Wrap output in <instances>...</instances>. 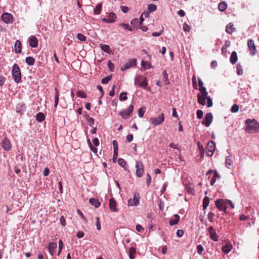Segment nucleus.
<instances>
[{"label":"nucleus","mask_w":259,"mask_h":259,"mask_svg":"<svg viewBox=\"0 0 259 259\" xmlns=\"http://www.w3.org/2000/svg\"><path fill=\"white\" fill-rule=\"evenodd\" d=\"M198 84L199 86L200 93L198 94V102L203 106L206 105V100H207V106L208 107H210L212 106L213 103L211 99L208 97V92L205 87L203 86V83L201 79H198Z\"/></svg>","instance_id":"1"},{"label":"nucleus","mask_w":259,"mask_h":259,"mask_svg":"<svg viewBox=\"0 0 259 259\" xmlns=\"http://www.w3.org/2000/svg\"><path fill=\"white\" fill-rule=\"evenodd\" d=\"M246 131L248 133H255L259 132V123L255 119H247L245 120Z\"/></svg>","instance_id":"2"},{"label":"nucleus","mask_w":259,"mask_h":259,"mask_svg":"<svg viewBox=\"0 0 259 259\" xmlns=\"http://www.w3.org/2000/svg\"><path fill=\"white\" fill-rule=\"evenodd\" d=\"M12 75L14 81L17 83H20L21 81V74L20 69L17 64H14L12 67Z\"/></svg>","instance_id":"3"},{"label":"nucleus","mask_w":259,"mask_h":259,"mask_svg":"<svg viewBox=\"0 0 259 259\" xmlns=\"http://www.w3.org/2000/svg\"><path fill=\"white\" fill-rule=\"evenodd\" d=\"M135 85L146 89L148 86V82L146 77L141 75H137L135 76Z\"/></svg>","instance_id":"4"},{"label":"nucleus","mask_w":259,"mask_h":259,"mask_svg":"<svg viewBox=\"0 0 259 259\" xmlns=\"http://www.w3.org/2000/svg\"><path fill=\"white\" fill-rule=\"evenodd\" d=\"M134 107V105L131 104L127 109H123L120 111L119 115L124 119H128L132 116Z\"/></svg>","instance_id":"5"},{"label":"nucleus","mask_w":259,"mask_h":259,"mask_svg":"<svg viewBox=\"0 0 259 259\" xmlns=\"http://www.w3.org/2000/svg\"><path fill=\"white\" fill-rule=\"evenodd\" d=\"M164 120V115L161 113L158 117H151L150 118L151 122L154 126L161 124Z\"/></svg>","instance_id":"6"},{"label":"nucleus","mask_w":259,"mask_h":259,"mask_svg":"<svg viewBox=\"0 0 259 259\" xmlns=\"http://www.w3.org/2000/svg\"><path fill=\"white\" fill-rule=\"evenodd\" d=\"M136 175L137 177L141 178L144 173V166L141 161H137L136 163Z\"/></svg>","instance_id":"7"},{"label":"nucleus","mask_w":259,"mask_h":259,"mask_svg":"<svg viewBox=\"0 0 259 259\" xmlns=\"http://www.w3.org/2000/svg\"><path fill=\"white\" fill-rule=\"evenodd\" d=\"M137 65V59L135 58L130 60L128 62L124 64L121 67V71H124L126 69H130L132 67H135Z\"/></svg>","instance_id":"8"},{"label":"nucleus","mask_w":259,"mask_h":259,"mask_svg":"<svg viewBox=\"0 0 259 259\" xmlns=\"http://www.w3.org/2000/svg\"><path fill=\"white\" fill-rule=\"evenodd\" d=\"M247 46L249 54L251 56H254L256 53V48L254 40L249 39L247 41Z\"/></svg>","instance_id":"9"},{"label":"nucleus","mask_w":259,"mask_h":259,"mask_svg":"<svg viewBox=\"0 0 259 259\" xmlns=\"http://www.w3.org/2000/svg\"><path fill=\"white\" fill-rule=\"evenodd\" d=\"M140 194L138 192H135L133 199L128 200V205L130 206H137L139 203Z\"/></svg>","instance_id":"10"},{"label":"nucleus","mask_w":259,"mask_h":259,"mask_svg":"<svg viewBox=\"0 0 259 259\" xmlns=\"http://www.w3.org/2000/svg\"><path fill=\"white\" fill-rule=\"evenodd\" d=\"M226 201L222 199H217L215 201V205L220 211H225L226 210Z\"/></svg>","instance_id":"11"},{"label":"nucleus","mask_w":259,"mask_h":259,"mask_svg":"<svg viewBox=\"0 0 259 259\" xmlns=\"http://www.w3.org/2000/svg\"><path fill=\"white\" fill-rule=\"evenodd\" d=\"M108 18H102V21L106 23H112L115 21L117 17L116 14L113 12H110L107 16Z\"/></svg>","instance_id":"12"},{"label":"nucleus","mask_w":259,"mask_h":259,"mask_svg":"<svg viewBox=\"0 0 259 259\" xmlns=\"http://www.w3.org/2000/svg\"><path fill=\"white\" fill-rule=\"evenodd\" d=\"M2 20L6 24L12 23L13 22V15L9 13H4L1 16Z\"/></svg>","instance_id":"13"},{"label":"nucleus","mask_w":259,"mask_h":259,"mask_svg":"<svg viewBox=\"0 0 259 259\" xmlns=\"http://www.w3.org/2000/svg\"><path fill=\"white\" fill-rule=\"evenodd\" d=\"M213 116L211 112L207 113L204 118L202 121V124L205 125L206 127H208L212 121Z\"/></svg>","instance_id":"14"},{"label":"nucleus","mask_w":259,"mask_h":259,"mask_svg":"<svg viewBox=\"0 0 259 259\" xmlns=\"http://www.w3.org/2000/svg\"><path fill=\"white\" fill-rule=\"evenodd\" d=\"M215 143L212 141H210L207 143L206 150L209 153H207V155L211 156L215 150Z\"/></svg>","instance_id":"15"},{"label":"nucleus","mask_w":259,"mask_h":259,"mask_svg":"<svg viewBox=\"0 0 259 259\" xmlns=\"http://www.w3.org/2000/svg\"><path fill=\"white\" fill-rule=\"evenodd\" d=\"M26 110V105L23 103L18 104L16 107V111L17 113H19L20 115L23 114Z\"/></svg>","instance_id":"16"},{"label":"nucleus","mask_w":259,"mask_h":259,"mask_svg":"<svg viewBox=\"0 0 259 259\" xmlns=\"http://www.w3.org/2000/svg\"><path fill=\"white\" fill-rule=\"evenodd\" d=\"M109 207L110 210L113 212H117L118 210L116 202L113 198L110 199L109 200Z\"/></svg>","instance_id":"17"},{"label":"nucleus","mask_w":259,"mask_h":259,"mask_svg":"<svg viewBox=\"0 0 259 259\" xmlns=\"http://www.w3.org/2000/svg\"><path fill=\"white\" fill-rule=\"evenodd\" d=\"M29 44L31 47L36 48L38 46V40L37 38L32 35L29 38Z\"/></svg>","instance_id":"18"},{"label":"nucleus","mask_w":259,"mask_h":259,"mask_svg":"<svg viewBox=\"0 0 259 259\" xmlns=\"http://www.w3.org/2000/svg\"><path fill=\"white\" fill-rule=\"evenodd\" d=\"M2 146L3 148L6 151H9L11 149V144L10 141L5 138L2 141Z\"/></svg>","instance_id":"19"},{"label":"nucleus","mask_w":259,"mask_h":259,"mask_svg":"<svg viewBox=\"0 0 259 259\" xmlns=\"http://www.w3.org/2000/svg\"><path fill=\"white\" fill-rule=\"evenodd\" d=\"M232 248V244L229 242H227L226 244L223 246L222 247V251L225 253V254H227L229 252H230V251L231 250Z\"/></svg>","instance_id":"20"},{"label":"nucleus","mask_w":259,"mask_h":259,"mask_svg":"<svg viewBox=\"0 0 259 259\" xmlns=\"http://www.w3.org/2000/svg\"><path fill=\"white\" fill-rule=\"evenodd\" d=\"M57 244L55 242H50L49 244L48 249L50 253L53 255L55 252L56 249L57 248Z\"/></svg>","instance_id":"21"},{"label":"nucleus","mask_w":259,"mask_h":259,"mask_svg":"<svg viewBox=\"0 0 259 259\" xmlns=\"http://www.w3.org/2000/svg\"><path fill=\"white\" fill-rule=\"evenodd\" d=\"M235 31L236 29L234 27V25L232 23H229L226 26V32L229 34H232L233 32H235Z\"/></svg>","instance_id":"22"},{"label":"nucleus","mask_w":259,"mask_h":259,"mask_svg":"<svg viewBox=\"0 0 259 259\" xmlns=\"http://www.w3.org/2000/svg\"><path fill=\"white\" fill-rule=\"evenodd\" d=\"M180 220V216L177 214H174L173 218L170 220L169 224L170 226H174L177 225Z\"/></svg>","instance_id":"23"},{"label":"nucleus","mask_w":259,"mask_h":259,"mask_svg":"<svg viewBox=\"0 0 259 259\" xmlns=\"http://www.w3.org/2000/svg\"><path fill=\"white\" fill-rule=\"evenodd\" d=\"M238 60V57L237 53L235 51L232 52L230 58V61L231 64H235Z\"/></svg>","instance_id":"24"},{"label":"nucleus","mask_w":259,"mask_h":259,"mask_svg":"<svg viewBox=\"0 0 259 259\" xmlns=\"http://www.w3.org/2000/svg\"><path fill=\"white\" fill-rule=\"evenodd\" d=\"M14 48L15 52L16 53L19 54L21 52L22 45L19 40H17L16 41Z\"/></svg>","instance_id":"25"},{"label":"nucleus","mask_w":259,"mask_h":259,"mask_svg":"<svg viewBox=\"0 0 259 259\" xmlns=\"http://www.w3.org/2000/svg\"><path fill=\"white\" fill-rule=\"evenodd\" d=\"M220 178H221L220 175L218 172V171L216 170H215L214 171L213 176H212V177L211 178V179L210 180V185L211 186H213L216 182L217 178L220 179Z\"/></svg>","instance_id":"26"},{"label":"nucleus","mask_w":259,"mask_h":259,"mask_svg":"<svg viewBox=\"0 0 259 259\" xmlns=\"http://www.w3.org/2000/svg\"><path fill=\"white\" fill-rule=\"evenodd\" d=\"M89 202L96 208H98L101 205L100 201L98 199L94 198L90 199Z\"/></svg>","instance_id":"27"},{"label":"nucleus","mask_w":259,"mask_h":259,"mask_svg":"<svg viewBox=\"0 0 259 259\" xmlns=\"http://www.w3.org/2000/svg\"><path fill=\"white\" fill-rule=\"evenodd\" d=\"M102 5L101 3H98L94 9V15H99L102 12Z\"/></svg>","instance_id":"28"},{"label":"nucleus","mask_w":259,"mask_h":259,"mask_svg":"<svg viewBox=\"0 0 259 259\" xmlns=\"http://www.w3.org/2000/svg\"><path fill=\"white\" fill-rule=\"evenodd\" d=\"M100 47L104 52L110 54L111 52L110 47L105 44H100Z\"/></svg>","instance_id":"29"},{"label":"nucleus","mask_w":259,"mask_h":259,"mask_svg":"<svg viewBox=\"0 0 259 259\" xmlns=\"http://www.w3.org/2000/svg\"><path fill=\"white\" fill-rule=\"evenodd\" d=\"M197 146L200 151V158H203L205 153L204 148L200 142H197Z\"/></svg>","instance_id":"30"},{"label":"nucleus","mask_w":259,"mask_h":259,"mask_svg":"<svg viewBox=\"0 0 259 259\" xmlns=\"http://www.w3.org/2000/svg\"><path fill=\"white\" fill-rule=\"evenodd\" d=\"M45 119V115L42 112H39L36 115V120L39 122H41Z\"/></svg>","instance_id":"31"},{"label":"nucleus","mask_w":259,"mask_h":259,"mask_svg":"<svg viewBox=\"0 0 259 259\" xmlns=\"http://www.w3.org/2000/svg\"><path fill=\"white\" fill-rule=\"evenodd\" d=\"M232 160L231 159L230 156H226L225 158V165L228 168H231V166L232 165Z\"/></svg>","instance_id":"32"},{"label":"nucleus","mask_w":259,"mask_h":259,"mask_svg":"<svg viewBox=\"0 0 259 259\" xmlns=\"http://www.w3.org/2000/svg\"><path fill=\"white\" fill-rule=\"evenodd\" d=\"M227 8V4L225 2H221L218 5V9L221 12H223L225 10H226Z\"/></svg>","instance_id":"33"},{"label":"nucleus","mask_w":259,"mask_h":259,"mask_svg":"<svg viewBox=\"0 0 259 259\" xmlns=\"http://www.w3.org/2000/svg\"><path fill=\"white\" fill-rule=\"evenodd\" d=\"M55 95L54 106H55V107H57L58 105V103H59V93L57 88H55Z\"/></svg>","instance_id":"34"},{"label":"nucleus","mask_w":259,"mask_h":259,"mask_svg":"<svg viewBox=\"0 0 259 259\" xmlns=\"http://www.w3.org/2000/svg\"><path fill=\"white\" fill-rule=\"evenodd\" d=\"M141 66L143 67H144L145 69H149L152 68V66L150 62L144 60H142L141 62Z\"/></svg>","instance_id":"35"},{"label":"nucleus","mask_w":259,"mask_h":259,"mask_svg":"<svg viewBox=\"0 0 259 259\" xmlns=\"http://www.w3.org/2000/svg\"><path fill=\"white\" fill-rule=\"evenodd\" d=\"M209 203V198L207 196H205L203 200V208L205 210L208 206Z\"/></svg>","instance_id":"36"},{"label":"nucleus","mask_w":259,"mask_h":259,"mask_svg":"<svg viewBox=\"0 0 259 259\" xmlns=\"http://www.w3.org/2000/svg\"><path fill=\"white\" fill-rule=\"evenodd\" d=\"M162 76L163 81L166 85H168L169 84V81L168 79V75L166 71V70H164L162 72Z\"/></svg>","instance_id":"37"},{"label":"nucleus","mask_w":259,"mask_h":259,"mask_svg":"<svg viewBox=\"0 0 259 259\" xmlns=\"http://www.w3.org/2000/svg\"><path fill=\"white\" fill-rule=\"evenodd\" d=\"M26 63L29 66L33 65L35 62L34 59L32 57H28L25 60Z\"/></svg>","instance_id":"38"},{"label":"nucleus","mask_w":259,"mask_h":259,"mask_svg":"<svg viewBox=\"0 0 259 259\" xmlns=\"http://www.w3.org/2000/svg\"><path fill=\"white\" fill-rule=\"evenodd\" d=\"M210 238L214 241H218L219 240V236L216 233L215 231L211 232L209 234Z\"/></svg>","instance_id":"39"},{"label":"nucleus","mask_w":259,"mask_h":259,"mask_svg":"<svg viewBox=\"0 0 259 259\" xmlns=\"http://www.w3.org/2000/svg\"><path fill=\"white\" fill-rule=\"evenodd\" d=\"M118 163L119 165H120L121 167H123L124 169H126V162L123 159V158H119L118 160Z\"/></svg>","instance_id":"40"},{"label":"nucleus","mask_w":259,"mask_h":259,"mask_svg":"<svg viewBox=\"0 0 259 259\" xmlns=\"http://www.w3.org/2000/svg\"><path fill=\"white\" fill-rule=\"evenodd\" d=\"M119 25L121 26L122 27H123L124 29L132 31L133 29L132 27L129 25L128 24L124 23H121L119 24Z\"/></svg>","instance_id":"41"},{"label":"nucleus","mask_w":259,"mask_h":259,"mask_svg":"<svg viewBox=\"0 0 259 259\" xmlns=\"http://www.w3.org/2000/svg\"><path fill=\"white\" fill-rule=\"evenodd\" d=\"M157 7L155 4H151L148 6V11L150 12H153L156 11Z\"/></svg>","instance_id":"42"},{"label":"nucleus","mask_w":259,"mask_h":259,"mask_svg":"<svg viewBox=\"0 0 259 259\" xmlns=\"http://www.w3.org/2000/svg\"><path fill=\"white\" fill-rule=\"evenodd\" d=\"M237 73L239 75L243 74V71L242 69V66L240 64H237L236 65Z\"/></svg>","instance_id":"43"},{"label":"nucleus","mask_w":259,"mask_h":259,"mask_svg":"<svg viewBox=\"0 0 259 259\" xmlns=\"http://www.w3.org/2000/svg\"><path fill=\"white\" fill-rule=\"evenodd\" d=\"M76 95L81 98H86L87 97V94L81 91H79L76 93Z\"/></svg>","instance_id":"44"},{"label":"nucleus","mask_w":259,"mask_h":259,"mask_svg":"<svg viewBox=\"0 0 259 259\" xmlns=\"http://www.w3.org/2000/svg\"><path fill=\"white\" fill-rule=\"evenodd\" d=\"M127 93L125 92H122L119 95V100L121 101H125L127 100V98L126 96Z\"/></svg>","instance_id":"45"},{"label":"nucleus","mask_w":259,"mask_h":259,"mask_svg":"<svg viewBox=\"0 0 259 259\" xmlns=\"http://www.w3.org/2000/svg\"><path fill=\"white\" fill-rule=\"evenodd\" d=\"M131 24L134 26L136 27L138 25H140L139 19L138 18H135L131 20Z\"/></svg>","instance_id":"46"},{"label":"nucleus","mask_w":259,"mask_h":259,"mask_svg":"<svg viewBox=\"0 0 259 259\" xmlns=\"http://www.w3.org/2000/svg\"><path fill=\"white\" fill-rule=\"evenodd\" d=\"M145 112V107H142V108H140L138 110V112L139 116L140 118L143 117V116H144Z\"/></svg>","instance_id":"47"},{"label":"nucleus","mask_w":259,"mask_h":259,"mask_svg":"<svg viewBox=\"0 0 259 259\" xmlns=\"http://www.w3.org/2000/svg\"><path fill=\"white\" fill-rule=\"evenodd\" d=\"M63 247V242L61 240H59V250L58 251L57 255L59 256L61 253L62 248Z\"/></svg>","instance_id":"48"},{"label":"nucleus","mask_w":259,"mask_h":259,"mask_svg":"<svg viewBox=\"0 0 259 259\" xmlns=\"http://www.w3.org/2000/svg\"><path fill=\"white\" fill-rule=\"evenodd\" d=\"M111 76H106V77L102 79L101 82L103 84H107L109 82V81L111 80Z\"/></svg>","instance_id":"49"},{"label":"nucleus","mask_w":259,"mask_h":259,"mask_svg":"<svg viewBox=\"0 0 259 259\" xmlns=\"http://www.w3.org/2000/svg\"><path fill=\"white\" fill-rule=\"evenodd\" d=\"M239 110V107L237 104H234L231 109V111L232 113H236Z\"/></svg>","instance_id":"50"},{"label":"nucleus","mask_w":259,"mask_h":259,"mask_svg":"<svg viewBox=\"0 0 259 259\" xmlns=\"http://www.w3.org/2000/svg\"><path fill=\"white\" fill-rule=\"evenodd\" d=\"M77 37L81 41H85L86 40V37L81 33H78Z\"/></svg>","instance_id":"51"},{"label":"nucleus","mask_w":259,"mask_h":259,"mask_svg":"<svg viewBox=\"0 0 259 259\" xmlns=\"http://www.w3.org/2000/svg\"><path fill=\"white\" fill-rule=\"evenodd\" d=\"M96 226L98 230H101V227L100 224V219L99 217H97L96 218Z\"/></svg>","instance_id":"52"},{"label":"nucleus","mask_w":259,"mask_h":259,"mask_svg":"<svg viewBox=\"0 0 259 259\" xmlns=\"http://www.w3.org/2000/svg\"><path fill=\"white\" fill-rule=\"evenodd\" d=\"M197 253L198 254H202V252L204 250V248H203V247L202 246V245L201 244L198 245L197 246Z\"/></svg>","instance_id":"53"},{"label":"nucleus","mask_w":259,"mask_h":259,"mask_svg":"<svg viewBox=\"0 0 259 259\" xmlns=\"http://www.w3.org/2000/svg\"><path fill=\"white\" fill-rule=\"evenodd\" d=\"M87 121L88 123V124L90 126H93L94 124V120L93 118L90 117L88 116V118H87Z\"/></svg>","instance_id":"54"},{"label":"nucleus","mask_w":259,"mask_h":259,"mask_svg":"<svg viewBox=\"0 0 259 259\" xmlns=\"http://www.w3.org/2000/svg\"><path fill=\"white\" fill-rule=\"evenodd\" d=\"M114 151H115V154H116V153H118V144L116 141L114 140L112 142Z\"/></svg>","instance_id":"55"},{"label":"nucleus","mask_w":259,"mask_h":259,"mask_svg":"<svg viewBox=\"0 0 259 259\" xmlns=\"http://www.w3.org/2000/svg\"><path fill=\"white\" fill-rule=\"evenodd\" d=\"M136 229L138 232L140 233H143L144 231V229L143 227L139 224L136 225Z\"/></svg>","instance_id":"56"},{"label":"nucleus","mask_w":259,"mask_h":259,"mask_svg":"<svg viewBox=\"0 0 259 259\" xmlns=\"http://www.w3.org/2000/svg\"><path fill=\"white\" fill-rule=\"evenodd\" d=\"M151 183V177L149 174L147 173L146 175V184L149 186Z\"/></svg>","instance_id":"57"},{"label":"nucleus","mask_w":259,"mask_h":259,"mask_svg":"<svg viewBox=\"0 0 259 259\" xmlns=\"http://www.w3.org/2000/svg\"><path fill=\"white\" fill-rule=\"evenodd\" d=\"M107 65L111 71H113L114 65V64L111 62L110 60H109L107 63Z\"/></svg>","instance_id":"58"},{"label":"nucleus","mask_w":259,"mask_h":259,"mask_svg":"<svg viewBox=\"0 0 259 259\" xmlns=\"http://www.w3.org/2000/svg\"><path fill=\"white\" fill-rule=\"evenodd\" d=\"M203 112L202 110H198L197 111L196 115H197V118H198V119L202 118L203 117Z\"/></svg>","instance_id":"59"},{"label":"nucleus","mask_w":259,"mask_h":259,"mask_svg":"<svg viewBox=\"0 0 259 259\" xmlns=\"http://www.w3.org/2000/svg\"><path fill=\"white\" fill-rule=\"evenodd\" d=\"M214 216V214L212 212H209L208 214V220L210 222H212L213 221V217Z\"/></svg>","instance_id":"60"},{"label":"nucleus","mask_w":259,"mask_h":259,"mask_svg":"<svg viewBox=\"0 0 259 259\" xmlns=\"http://www.w3.org/2000/svg\"><path fill=\"white\" fill-rule=\"evenodd\" d=\"M169 147L171 148H174V149H177L178 150H181V148L179 147V146L177 145V144H175L173 143H171L169 144Z\"/></svg>","instance_id":"61"},{"label":"nucleus","mask_w":259,"mask_h":259,"mask_svg":"<svg viewBox=\"0 0 259 259\" xmlns=\"http://www.w3.org/2000/svg\"><path fill=\"white\" fill-rule=\"evenodd\" d=\"M176 234L178 237H181L184 234V231L183 230H178Z\"/></svg>","instance_id":"62"},{"label":"nucleus","mask_w":259,"mask_h":259,"mask_svg":"<svg viewBox=\"0 0 259 259\" xmlns=\"http://www.w3.org/2000/svg\"><path fill=\"white\" fill-rule=\"evenodd\" d=\"M60 222L62 226H65L66 225L65 219L63 216L60 218Z\"/></svg>","instance_id":"63"},{"label":"nucleus","mask_w":259,"mask_h":259,"mask_svg":"<svg viewBox=\"0 0 259 259\" xmlns=\"http://www.w3.org/2000/svg\"><path fill=\"white\" fill-rule=\"evenodd\" d=\"M84 235V233L82 231H79L76 234V237L78 238H82Z\"/></svg>","instance_id":"64"}]
</instances>
